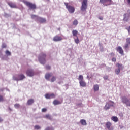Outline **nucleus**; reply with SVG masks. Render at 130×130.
Instances as JSON below:
<instances>
[{"label":"nucleus","instance_id":"1","mask_svg":"<svg viewBox=\"0 0 130 130\" xmlns=\"http://www.w3.org/2000/svg\"><path fill=\"white\" fill-rule=\"evenodd\" d=\"M31 18L40 23H45V22H46V19L45 18L39 17L37 15H31Z\"/></svg>","mask_w":130,"mask_h":130},{"label":"nucleus","instance_id":"2","mask_svg":"<svg viewBox=\"0 0 130 130\" xmlns=\"http://www.w3.org/2000/svg\"><path fill=\"white\" fill-rule=\"evenodd\" d=\"M46 57V54L44 53H41L38 57L39 61L41 64H45V58Z\"/></svg>","mask_w":130,"mask_h":130},{"label":"nucleus","instance_id":"3","mask_svg":"<svg viewBox=\"0 0 130 130\" xmlns=\"http://www.w3.org/2000/svg\"><path fill=\"white\" fill-rule=\"evenodd\" d=\"M87 9H88V0H82L81 7L80 8L81 11L85 12Z\"/></svg>","mask_w":130,"mask_h":130},{"label":"nucleus","instance_id":"4","mask_svg":"<svg viewBox=\"0 0 130 130\" xmlns=\"http://www.w3.org/2000/svg\"><path fill=\"white\" fill-rule=\"evenodd\" d=\"M25 78V75L23 74H21L13 76V79L14 81H23Z\"/></svg>","mask_w":130,"mask_h":130},{"label":"nucleus","instance_id":"5","mask_svg":"<svg viewBox=\"0 0 130 130\" xmlns=\"http://www.w3.org/2000/svg\"><path fill=\"white\" fill-rule=\"evenodd\" d=\"M24 3L25 4L26 6L28 7V8L31 10H35V9H36V5H35V4H32L27 1L25 2Z\"/></svg>","mask_w":130,"mask_h":130},{"label":"nucleus","instance_id":"6","mask_svg":"<svg viewBox=\"0 0 130 130\" xmlns=\"http://www.w3.org/2000/svg\"><path fill=\"white\" fill-rule=\"evenodd\" d=\"M100 3L103 5H104V4H106V3H108V4H106L105 6H110L113 4V1H112V0H100Z\"/></svg>","mask_w":130,"mask_h":130},{"label":"nucleus","instance_id":"7","mask_svg":"<svg viewBox=\"0 0 130 130\" xmlns=\"http://www.w3.org/2000/svg\"><path fill=\"white\" fill-rule=\"evenodd\" d=\"M66 6L69 13L73 14L75 12V8L72 6L68 5V3L66 4Z\"/></svg>","mask_w":130,"mask_h":130},{"label":"nucleus","instance_id":"8","mask_svg":"<svg viewBox=\"0 0 130 130\" xmlns=\"http://www.w3.org/2000/svg\"><path fill=\"white\" fill-rule=\"evenodd\" d=\"M26 73L28 77H33L34 76V71L32 69H28Z\"/></svg>","mask_w":130,"mask_h":130},{"label":"nucleus","instance_id":"9","mask_svg":"<svg viewBox=\"0 0 130 130\" xmlns=\"http://www.w3.org/2000/svg\"><path fill=\"white\" fill-rule=\"evenodd\" d=\"M45 97L46 99H52V98H55V94L54 93H47L45 95Z\"/></svg>","mask_w":130,"mask_h":130},{"label":"nucleus","instance_id":"10","mask_svg":"<svg viewBox=\"0 0 130 130\" xmlns=\"http://www.w3.org/2000/svg\"><path fill=\"white\" fill-rule=\"evenodd\" d=\"M117 51L120 53V54H121V55H124L123 49H122V48L120 46H118L116 48Z\"/></svg>","mask_w":130,"mask_h":130},{"label":"nucleus","instance_id":"11","mask_svg":"<svg viewBox=\"0 0 130 130\" xmlns=\"http://www.w3.org/2000/svg\"><path fill=\"white\" fill-rule=\"evenodd\" d=\"M112 124L110 122H107L106 123V126L108 130H113V127H111Z\"/></svg>","mask_w":130,"mask_h":130},{"label":"nucleus","instance_id":"12","mask_svg":"<svg viewBox=\"0 0 130 130\" xmlns=\"http://www.w3.org/2000/svg\"><path fill=\"white\" fill-rule=\"evenodd\" d=\"M126 44L124 46V49H126V48H128L130 44V38H128L126 39Z\"/></svg>","mask_w":130,"mask_h":130},{"label":"nucleus","instance_id":"13","mask_svg":"<svg viewBox=\"0 0 130 130\" xmlns=\"http://www.w3.org/2000/svg\"><path fill=\"white\" fill-rule=\"evenodd\" d=\"M52 77V73H47L45 75V78L47 81H50V78Z\"/></svg>","mask_w":130,"mask_h":130},{"label":"nucleus","instance_id":"14","mask_svg":"<svg viewBox=\"0 0 130 130\" xmlns=\"http://www.w3.org/2000/svg\"><path fill=\"white\" fill-rule=\"evenodd\" d=\"M53 41H55V42H57L58 41H60L61 40H62V38L59 36H55L53 38Z\"/></svg>","mask_w":130,"mask_h":130},{"label":"nucleus","instance_id":"15","mask_svg":"<svg viewBox=\"0 0 130 130\" xmlns=\"http://www.w3.org/2000/svg\"><path fill=\"white\" fill-rule=\"evenodd\" d=\"M121 100H122V102L124 104H126V103L128 102V99H127V98H126V96L122 97Z\"/></svg>","mask_w":130,"mask_h":130},{"label":"nucleus","instance_id":"16","mask_svg":"<svg viewBox=\"0 0 130 130\" xmlns=\"http://www.w3.org/2000/svg\"><path fill=\"white\" fill-rule=\"evenodd\" d=\"M127 15V14H126V13H125L123 15V17H124L123 20L126 21V22H127V21H128V19H129V18H130V12H129V14L127 16L128 19L126 18V15Z\"/></svg>","mask_w":130,"mask_h":130},{"label":"nucleus","instance_id":"17","mask_svg":"<svg viewBox=\"0 0 130 130\" xmlns=\"http://www.w3.org/2000/svg\"><path fill=\"white\" fill-rule=\"evenodd\" d=\"M79 84L81 87H86V82L84 80L79 81Z\"/></svg>","mask_w":130,"mask_h":130},{"label":"nucleus","instance_id":"18","mask_svg":"<svg viewBox=\"0 0 130 130\" xmlns=\"http://www.w3.org/2000/svg\"><path fill=\"white\" fill-rule=\"evenodd\" d=\"M34 103V100L31 99L28 100L27 104V105H32Z\"/></svg>","mask_w":130,"mask_h":130},{"label":"nucleus","instance_id":"19","mask_svg":"<svg viewBox=\"0 0 130 130\" xmlns=\"http://www.w3.org/2000/svg\"><path fill=\"white\" fill-rule=\"evenodd\" d=\"M53 104L54 105H58L59 104H61V102H60V101H57L56 100H55L53 102Z\"/></svg>","mask_w":130,"mask_h":130},{"label":"nucleus","instance_id":"20","mask_svg":"<svg viewBox=\"0 0 130 130\" xmlns=\"http://www.w3.org/2000/svg\"><path fill=\"white\" fill-rule=\"evenodd\" d=\"M44 117L47 119H49V120H52V117L49 114L46 115Z\"/></svg>","mask_w":130,"mask_h":130},{"label":"nucleus","instance_id":"21","mask_svg":"<svg viewBox=\"0 0 130 130\" xmlns=\"http://www.w3.org/2000/svg\"><path fill=\"white\" fill-rule=\"evenodd\" d=\"M111 120L114 121V122H117L118 121V118L116 116H112L111 117Z\"/></svg>","mask_w":130,"mask_h":130},{"label":"nucleus","instance_id":"22","mask_svg":"<svg viewBox=\"0 0 130 130\" xmlns=\"http://www.w3.org/2000/svg\"><path fill=\"white\" fill-rule=\"evenodd\" d=\"M93 89L94 92H96L97 91L99 90V85L98 84H95L93 86Z\"/></svg>","mask_w":130,"mask_h":130},{"label":"nucleus","instance_id":"23","mask_svg":"<svg viewBox=\"0 0 130 130\" xmlns=\"http://www.w3.org/2000/svg\"><path fill=\"white\" fill-rule=\"evenodd\" d=\"M8 5L11 8H16V4L15 3L9 2L8 3Z\"/></svg>","mask_w":130,"mask_h":130},{"label":"nucleus","instance_id":"24","mask_svg":"<svg viewBox=\"0 0 130 130\" xmlns=\"http://www.w3.org/2000/svg\"><path fill=\"white\" fill-rule=\"evenodd\" d=\"M80 123H81L82 125H87V122H86L85 120L81 119L80 120Z\"/></svg>","mask_w":130,"mask_h":130},{"label":"nucleus","instance_id":"25","mask_svg":"<svg viewBox=\"0 0 130 130\" xmlns=\"http://www.w3.org/2000/svg\"><path fill=\"white\" fill-rule=\"evenodd\" d=\"M72 34L73 36H76V37H78V31L77 30H73L72 31Z\"/></svg>","mask_w":130,"mask_h":130},{"label":"nucleus","instance_id":"26","mask_svg":"<svg viewBox=\"0 0 130 130\" xmlns=\"http://www.w3.org/2000/svg\"><path fill=\"white\" fill-rule=\"evenodd\" d=\"M104 108L105 110H107L108 109H109V108H110V105L108 104H106Z\"/></svg>","mask_w":130,"mask_h":130},{"label":"nucleus","instance_id":"27","mask_svg":"<svg viewBox=\"0 0 130 130\" xmlns=\"http://www.w3.org/2000/svg\"><path fill=\"white\" fill-rule=\"evenodd\" d=\"M78 80L79 82H81V81H84V77L82 75H79Z\"/></svg>","mask_w":130,"mask_h":130},{"label":"nucleus","instance_id":"28","mask_svg":"<svg viewBox=\"0 0 130 130\" xmlns=\"http://www.w3.org/2000/svg\"><path fill=\"white\" fill-rule=\"evenodd\" d=\"M5 54H6L7 56H10L11 54V52L9 51V50H6L5 52Z\"/></svg>","mask_w":130,"mask_h":130},{"label":"nucleus","instance_id":"29","mask_svg":"<svg viewBox=\"0 0 130 130\" xmlns=\"http://www.w3.org/2000/svg\"><path fill=\"white\" fill-rule=\"evenodd\" d=\"M117 67L118 68V69H121L122 68V64L117 63L116 64Z\"/></svg>","mask_w":130,"mask_h":130},{"label":"nucleus","instance_id":"30","mask_svg":"<svg viewBox=\"0 0 130 130\" xmlns=\"http://www.w3.org/2000/svg\"><path fill=\"white\" fill-rule=\"evenodd\" d=\"M115 73L116 75H119L120 73V69H116L115 71Z\"/></svg>","mask_w":130,"mask_h":130},{"label":"nucleus","instance_id":"31","mask_svg":"<svg viewBox=\"0 0 130 130\" xmlns=\"http://www.w3.org/2000/svg\"><path fill=\"white\" fill-rule=\"evenodd\" d=\"M73 25H74V26H77V25H78V20L77 19H75L73 22Z\"/></svg>","mask_w":130,"mask_h":130},{"label":"nucleus","instance_id":"32","mask_svg":"<svg viewBox=\"0 0 130 130\" xmlns=\"http://www.w3.org/2000/svg\"><path fill=\"white\" fill-rule=\"evenodd\" d=\"M56 80V77L55 76H53L52 78L51 79V82H53Z\"/></svg>","mask_w":130,"mask_h":130},{"label":"nucleus","instance_id":"33","mask_svg":"<svg viewBox=\"0 0 130 130\" xmlns=\"http://www.w3.org/2000/svg\"><path fill=\"white\" fill-rule=\"evenodd\" d=\"M35 129H41V127L39 125L35 126Z\"/></svg>","mask_w":130,"mask_h":130},{"label":"nucleus","instance_id":"34","mask_svg":"<svg viewBox=\"0 0 130 130\" xmlns=\"http://www.w3.org/2000/svg\"><path fill=\"white\" fill-rule=\"evenodd\" d=\"M45 130H53V127H47L45 129Z\"/></svg>","mask_w":130,"mask_h":130},{"label":"nucleus","instance_id":"35","mask_svg":"<svg viewBox=\"0 0 130 130\" xmlns=\"http://www.w3.org/2000/svg\"><path fill=\"white\" fill-rule=\"evenodd\" d=\"M75 42L77 44H78V43H79V42H80V40H79V39H78V38H77L75 40Z\"/></svg>","mask_w":130,"mask_h":130},{"label":"nucleus","instance_id":"36","mask_svg":"<svg viewBox=\"0 0 130 130\" xmlns=\"http://www.w3.org/2000/svg\"><path fill=\"white\" fill-rule=\"evenodd\" d=\"M14 107L15 108H19V107H20V104H16L14 105Z\"/></svg>","mask_w":130,"mask_h":130},{"label":"nucleus","instance_id":"37","mask_svg":"<svg viewBox=\"0 0 130 130\" xmlns=\"http://www.w3.org/2000/svg\"><path fill=\"white\" fill-rule=\"evenodd\" d=\"M2 101H4V97H3L2 95H0V102H2Z\"/></svg>","mask_w":130,"mask_h":130},{"label":"nucleus","instance_id":"38","mask_svg":"<svg viewBox=\"0 0 130 130\" xmlns=\"http://www.w3.org/2000/svg\"><path fill=\"white\" fill-rule=\"evenodd\" d=\"M112 61H113V62H116V58L113 57L112 58Z\"/></svg>","mask_w":130,"mask_h":130},{"label":"nucleus","instance_id":"39","mask_svg":"<svg viewBox=\"0 0 130 130\" xmlns=\"http://www.w3.org/2000/svg\"><path fill=\"white\" fill-rule=\"evenodd\" d=\"M126 106H130V101L129 100H128V102L126 104Z\"/></svg>","mask_w":130,"mask_h":130},{"label":"nucleus","instance_id":"40","mask_svg":"<svg viewBox=\"0 0 130 130\" xmlns=\"http://www.w3.org/2000/svg\"><path fill=\"white\" fill-rule=\"evenodd\" d=\"M50 68H51L50 66H48V65H47V66H46V70H50Z\"/></svg>","mask_w":130,"mask_h":130},{"label":"nucleus","instance_id":"41","mask_svg":"<svg viewBox=\"0 0 130 130\" xmlns=\"http://www.w3.org/2000/svg\"><path fill=\"white\" fill-rule=\"evenodd\" d=\"M6 44L5 43H3L2 44V48H6Z\"/></svg>","mask_w":130,"mask_h":130},{"label":"nucleus","instance_id":"42","mask_svg":"<svg viewBox=\"0 0 130 130\" xmlns=\"http://www.w3.org/2000/svg\"><path fill=\"white\" fill-rule=\"evenodd\" d=\"M46 109H45V108H43V109H42V112H45V111H46Z\"/></svg>","mask_w":130,"mask_h":130},{"label":"nucleus","instance_id":"43","mask_svg":"<svg viewBox=\"0 0 130 130\" xmlns=\"http://www.w3.org/2000/svg\"><path fill=\"white\" fill-rule=\"evenodd\" d=\"M104 79H105V80H107L108 79V76H105V77H104Z\"/></svg>","mask_w":130,"mask_h":130},{"label":"nucleus","instance_id":"44","mask_svg":"<svg viewBox=\"0 0 130 130\" xmlns=\"http://www.w3.org/2000/svg\"><path fill=\"white\" fill-rule=\"evenodd\" d=\"M99 20H103V17H102V16L99 17Z\"/></svg>","mask_w":130,"mask_h":130},{"label":"nucleus","instance_id":"45","mask_svg":"<svg viewBox=\"0 0 130 130\" xmlns=\"http://www.w3.org/2000/svg\"><path fill=\"white\" fill-rule=\"evenodd\" d=\"M110 55H111V56H114L115 54L114 53H111Z\"/></svg>","mask_w":130,"mask_h":130},{"label":"nucleus","instance_id":"46","mask_svg":"<svg viewBox=\"0 0 130 130\" xmlns=\"http://www.w3.org/2000/svg\"><path fill=\"white\" fill-rule=\"evenodd\" d=\"M4 120H3V119H2L1 118H0V122H2V121H3Z\"/></svg>","mask_w":130,"mask_h":130},{"label":"nucleus","instance_id":"47","mask_svg":"<svg viewBox=\"0 0 130 130\" xmlns=\"http://www.w3.org/2000/svg\"><path fill=\"white\" fill-rule=\"evenodd\" d=\"M9 110H10V111H12V109H11V108H9Z\"/></svg>","mask_w":130,"mask_h":130},{"label":"nucleus","instance_id":"48","mask_svg":"<svg viewBox=\"0 0 130 130\" xmlns=\"http://www.w3.org/2000/svg\"><path fill=\"white\" fill-rule=\"evenodd\" d=\"M6 17H8V14H5Z\"/></svg>","mask_w":130,"mask_h":130},{"label":"nucleus","instance_id":"49","mask_svg":"<svg viewBox=\"0 0 130 130\" xmlns=\"http://www.w3.org/2000/svg\"><path fill=\"white\" fill-rule=\"evenodd\" d=\"M64 5H66V3H64Z\"/></svg>","mask_w":130,"mask_h":130}]
</instances>
